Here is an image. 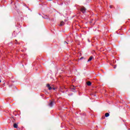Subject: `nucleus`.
Masks as SVG:
<instances>
[{"mask_svg": "<svg viewBox=\"0 0 130 130\" xmlns=\"http://www.w3.org/2000/svg\"><path fill=\"white\" fill-rule=\"evenodd\" d=\"M54 104H55V102H54V101H50V103L48 104V106H49V107H53Z\"/></svg>", "mask_w": 130, "mask_h": 130, "instance_id": "1", "label": "nucleus"}, {"mask_svg": "<svg viewBox=\"0 0 130 130\" xmlns=\"http://www.w3.org/2000/svg\"><path fill=\"white\" fill-rule=\"evenodd\" d=\"M81 11L83 14H85V13H86V8H85V7H82L81 8Z\"/></svg>", "mask_w": 130, "mask_h": 130, "instance_id": "2", "label": "nucleus"}, {"mask_svg": "<svg viewBox=\"0 0 130 130\" xmlns=\"http://www.w3.org/2000/svg\"><path fill=\"white\" fill-rule=\"evenodd\" d=\"M47 87L48 88L49 90H52V87L50 86V84H47Z\"/></svg>", "mask_w": 130, "mask_h": 130, "instance_id": "3", "label": "nucleus"}, {"mask_svg": "<svg viewBox=\"0 0 130 130\" xmlns=\"http://www.w3.org/2000/svg\"><path fill=\"white\" fill-rule=\"evenodd\" d=\"M13 127H14V128H18V124L14 123Z\"/></svg>", "mask_w": 130, "mask_h": 130, "instance_id": "4", "label": "nucleus"}, {"mask_svg": "<svg viewBox=\"0 0 130 130\" xmlns=\"http://www.w3.org/2000/svg\"><path fill=\"white\" fill-rule=\"evenodd\" d=\"M86 84L87 86H91V85H92V83L90 81H88L86 82Z\"/></svg>", "mask_w": 130, "mask_h": 130, "instance_id": "5", "label": "nucleus"}, {"mask_svg": "<svg viewBox=\"0 0 130 130\" xmlns=\"http://www.w3.org/2000/svg\"><path fill=\"white\" fill-rule=\"evenodd\" d=\"M92 59H93V56H90L88 59V60H87V62H89V61H91V60H92Z\"/></svg>", "mask_w": 130, "mask_h": 130, "instance_id": "6", "label": "nucleus"}, {"mask_svg": "<svg viewBox=\"0 0 130 130\" xmlns=\"http://www.w3.org/2000/svg\"><path fill=\"white\" fill-rule=\"evenodd\" d=\"M71 89H72V90H75L76 89V86H72L71 87Z\"/></svg>", "mask_w": 130, "mask_h": 130, "instance_id": "7", "label": "nucleus"}, {"mask_svg": "<svg viewBox=\"0 0 130 130\" xmlns=\"http://www.w3.org/2000/svg\"><path fill=\"white\" fill-rule=\"evenodd\" d=\"M64 25V22L63 21H61L60 23V26H63Z\"/></svg>", "mask_w": 130, "mask_h": 130, "instance_id": "8", "label": "nucleus"}, {"mask_svg": "<svg viewBox=\"0 0 130 130\" xmlns=\"http://www.w3.org/2000/svg\"><path fill=\"white\" fill-rule=\"evenodd\" d=\"M105 116L106 117H108V116H109V113H106L105 114Z\"/></svg>", "mask_w": 130, "mask_h": 130, "instance_id": "9", "label": "nucleus"}, {"mask_svg": "<svg viewBox=\"0 0 130 130\" xmlns=\"http://www.w3.org/2000/svg\"><path fill=\"white\" fill-rule=\"evenodd\" d=\"M68 44V42H64V44Z\"/></svg>", "mask_w": 130, "mask_h": 130, "instance_id": "10", "label": "nucleus"}, {"mask_svg": "<svg viewBox=\"0 0 130 130\" xmlns=\"http://www.w3.org/2000/svg\"><path fill=\"white\" fill-rule=\"evenodd\" d=\"M83 58H84V57H82L81 58H80V59H83Z\"/></svg>", "mask_w": 130, "mask_h": 130, "instance_id": "11", "label": "nucleus"}, {"mask_svg": "<svg viewBox=\"0 0 130 130\" xmlns=\"http://www.w3.org/2000/svg\"><path fill=\"white\" fill-rule=\"evenodd\" d=\"M110 8L111 9L112 8V6H110Z\"/></svg>", "mask_w": 130, "mask_h": 130, "instance_id": "12", "label": "nucleus"}, {"mask_svg": "<svg viewBox=\"0 0 130 130\" xmlns=\"http://www.w3.org/2000/svg\"><path fill=\"white\" fill-rule=\"evenodd\" d=\"M53 90H55V88H53Z\"/></svg>", "mask_w": 130, "mask_h": 130, "instance_id": "13", "label": "nucleus"}, {"mask_svg": "<svg viewBox=\"0 0 130 130\" xmlns=\"http://www.w3.org/2000/svg\"><path fill=\"white\" fill-rule=\"evenodd\" d=\"M0 83H2V80H0Z\"/></svg>", "mask_w": 130, "mask_h": 130, "instance_id": "14", "label": "nucleus"}, {"mask_svg": "<svg viewBox=\"0 0 130 130\" xmlns=\"http://www.w3.org/2000/svg\"><path fill=\"white\" fill-rule=\"evenodd\" d=\"M48 1H52V0H48Z\"/></svg>", "mask_w": 130, "mask_h": 130, "instance_id": "15", "label": "nucleus"}]
</instances>
